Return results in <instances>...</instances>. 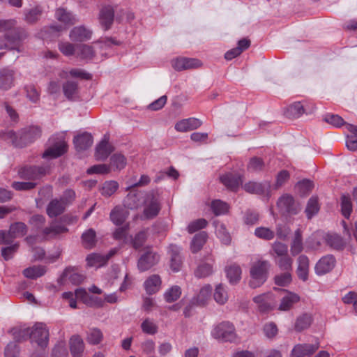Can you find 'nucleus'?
<instances>
[{
  "instance_id": "nucleus-1",
  "label": "nucleus",
  "mask_w": 357,
  "mask_h": 357,
  "mask_svg": "<svg viewBox=\"0 0 357 357\" xmlns=\"http://www.w3.org/2000/svg\"><path fill=\"white\" fill-rule=\"evenodd\" d=\"M0 50H15L22 51L21 42L26 38L25 30L17 26V21L13 19L0 20Z\"/></svg>"
},
{
  "instance_id": "nucleus-2",
  "label": "nucleus",
  "mask_w": 357,
  "mask_h": 357,
  "mask_svg": "<svg viewBox=\"0 0 357 357\" xmlns=\"http://www.w3.org/2000/svg\"><path fill=\"white\" fill-rule=\"evenodd\" d=\"M41 135V130L38 126H30L22 129L19 133L13 130L6 132L3 138L10 142L15 146H23L30 144L39 138Z\"/></svg>"
},
{
  "instance_id": "nucleus-3",
  "label": "nucleus",
  "mask_w": 357,
  "mask_h": 357,
  "mask_svg": "<svg viewBox=\"0 0 357 357\" xmlns=\"http://www.w3.org/2000/svg\"><path fill=\"white\" fill-rule=\"evenodd\" d=\"M269 268L270 263L268 261L259 260L255 262L250 270V287L255 289L261 286L268 278Z\"/></svg>"
},
{
  "instance_id": "nucleus-4",
  "label": "nucleus",
  "mask_w": 357,
  "mask_h": 357,
  "mask_svg": "<svg viewBox=\"0 0 357 357\" xmlns=\"http://www.w3.org/2000/svg\"><path fill=\"white\" fill-rule=\"evenodd\" d=\"M142 204L144 205L143 216L146 219L154 218L161 209L159 195L154 190L145 192Z\"/></svg>"
},
{
  "instance_id": "nucleus-5",
  "label": "nucleus",
  "mask_w": 357,
  "mask_h": 357,
  "mask_svg": "<svg viewBox=\"0 0 357 357\" xmlns=\"http://www.w3.org/2000/svg\"><path fill=\"white\" fill-rule=\"evenodd\" d=\"M211 335L214 338L225 342H235L238 339L234 326L229 321H223L217 325Z\"/></svg>"
},
{
  "instance_id": "nucleus-6",
  "label": "nucleus",
  "mask_w": 357,
  "mask_h": 357,
  "mask_svg": "<svg viewBox=\"0 0 357 357\" xmlns=\"http://www.w3.org/2000/svg\"><path fill=\"white\" fill-rule=\"evenodd\" d=\"M275 291L278 293L275 296L280 301L276 307L278 310L289 311L300 301V296L294 292L283 289H275Z\"/></svg>"
},
{
  "instance_id": "nucleus-7",
  "label": "nucleus",
  "mask_w": 357,
  "mask_h": 357,
  "mask_svg": "<svg viewBox=\"0 0 357 357\" xmlns=\"http://www.w3.org/2000/svg\"><path fill=\"white\" fill-rule=\"evenodd\" d=\"M30 339L41 349L45 348L49 341V331L46 326L43 323L36 324L30 328Z\"/></svg>"
},
{
  "instance_id": "nucleus-8",
  "label": "nucleus",
  "mask_w": 357,
  "mask_h": 357,
  "mask_svg": "<svg viewBox=\"0 0 357 357\" xmlns=\"http://www.w3.org/2000/svg\"><path fill=\"white\" fill-rule=\"evenodd\" d=\"M277 206L282 213L296 215L301 209L299 203L296 202L292 196L284 195L278 199Z\"/></svg>"
},
{
  "instance_id": "nucleus-9",
  "label": "nucleus",
  "mask_w": 357,
  "mask_h": 357,
  "mask_svg": "<svg viewBox=\"0 0 357 357\" xmlns=\"http://www.w3.org/2000/svg\"><path fill=\"white\" fill-rule=\"evenodd\" d=\"M276 296L273 293H266L253 298L261 312H266L277 307Z\"/></svg>"
},
{
  "instance_id": "nucleus-10",
  "label": "nucleus",
  "mask_w": 357,
  "mask_h": 357,
  "mask_svg": "<svg viewBox=\"0 0 357 357\" xmlns=\"http://www.w3.org/2000/svg\"><path fill=\"white\" fill-rule=\"evenodd\" d=\"M47 168L42 166L24 167L19 170L20 178L26 180H36L45 175Z\"/></svg>"
},
{
  "instance_id": "nucleus-11",
  "label": "nucleus",
  "mask_w": 357,
  "mask_h": 357,
  "mask_svg": "<svg viewBox=\"0 0 357 357\" xmlns=\"http://www.w3.org/2000/svg\"><path fill=\"white\" fill-rule=\"evenodd\" d=\"M68 231V229L59 221H52L50 226L44 228L41 232L45 239H52Z\"/></svg>"
},
{
  "instance_id": "nucleus-12",
  "label": "nucleus",
  "mask_w": 357,
  "mask_h": 357,
  "mask_svg": "<svg viewBox=\"0 0 357 357\" xmlns=\"http://www.w3.org/2000/svg\"><path fill=\"white\" fill-rule=\"evenodd\" d=\"M68 150V146L64 139L61 137L48 147L43 154V158H56L64 154Z\"/></svg>"
},
{
  "instance_id": "nucleus-13",
  "label": "nucleus",
  "mask_w": 357,
  "mask_h": 357,
  "mask_svg": "<svg viewBox=\"0 0 357 357\" xmlns=\"http://www.w3.org/2000/svg\"><path fill=\"white\" fill-rule=\"evenodd\" d=\"M202 65V61L197 59L179 57L172 61L173 68L178 71L198 68Z\"/></svg>"
},
{
  "instance_id": "nucleus-14",
  "label": "nucleus",
  "mask_w": 357,
  "mask_h": 357,
  "mask_svg": "<svg viewBox=\"0 0 357 357\" xmlns=\"http://www.w3.org/2000/svg\"><path fill=\"white\" fill-rule=\"evenodd\" d=\"M159 259L160 257L156 252L148 250L139 258L137 264L138 268L140 271H146L156 264Z\"/></svg>"
},
{
  "instance_id": "nucleus-15",
  "label": "nucleus",
  "mask_w": 357,
  "mask_h": 357,
  "mask_svg": "<svg viewBox=\"0 0 357 357\" xmlns=\"http://www.w3.org/2000/svg\"><path fill=\"white\" fill-rule=\"evenodd\" d=\"M145 193L137 190H131L123 200V206L128 209L137 208L144 198Z\"/></svg>"
},
{
  "instance_id": "nucleus-16",
  "label": "nucleus",
  "mask_w": 357,
  "mask_h": 357,
  "mask_svg": "<svg viewBox=\"0 0 357 357\" xmlns=\"http://www.w3.org/2000/svg\"><path fill=\"white\" fill-rule=\"evenodd\" d=\"M114 19V10L112 6H103L99 13V22L104 30H109Z\"/></svg>"
},
{
  "instance_id": "nucleus-17",
  "label": "nucleus",
  "mask_w": 357,
  "mask_h": 357,
  "mask_svg": "<svg viewBox=\"0 0 357 357\" xmlns=\"http://www.w3.org/2000/svg\"><path fill=\"white\" fill-rule=\"evenodd\" d=\"M335 259L333 255H328L321 258L315 266L317 275H324L330 272L335 266Z\"/></svg>"
},
{
  "instance_id": "nucleus-18",
  "label": "nucleus",
  "mask_w": 357,
  "mask_h": 357,
  "mask_svg": "<svg viewBox=\"0 0 357 357\" xmlns=\"http://www.w3.org/2000/svg\"><path fill=\"white\" fill-rule=\"evenodd\" d=\"M91 36L92 31L84 26H75L69 34L70 40L76 42L87 41L91 38Z\"/></svg>"
},
{
  "instance_id": "nucleus-19",
  "label": "nucleus",
  "mask_w": 357,
  "mask_h": 357,
  "mask_svg": "<svg viewBox=\"0 0 357 357\" xmlns=\"http://www.w3.org/2000/svg\"><path fill=\"white\" fill-rule=\"evenodd\" d=\"M55 17L65 26H72L77 22L76 16L64 8H59L56 10Z\"/></svg>"
},
{
  "instance_id": "nucleus-20",
  "label": "nucleus",
  "mask_w": 357,
  "mask_h": 357,
  "mask_svg": "<svg viewBox=\"0 0 357 357\" xmlns=\"http://www.w3.org/2000/svg\"><path fill=\"white\" fill-rule=\"evenodd\" d=\"M271 185L268 182L261 183L249 181L243 186V189L248 193L262 195L269 191Z\"/></svg>"
},
{
  "instance_id": "nucleus-21",
  "label": "nucleus",
  "mask_w": 357,
  "mask_h": 357,
  "mask_svg": "<svg viewBox=\"0 0 357 357\" xmlns=\"http://www.w3.org/2000/svg\"><path fill=\"white\" fill-rule=\"evenodd\" d=\"M202 122L196 118H188L181 120L175 124V129L178 132H185L199 128Z\"/></svg>"
},
{
  "instance_id": "nucleus-22",
  "label": "nucleus",
  "mask_w": 357,
  "mask_h": 357,
  "mask_svg": "<svg viewBox=\"0 0 357 357\" xmlns=\"http://www.w3.org/2000/svg\"><path fill=\"white\" fill-rule=\"evenodd\" d=\"M15 73L9 68L0 70V89L7 91L14 85Z\"/></svg>"
},
{
  "instance_id": "nucleus-23",
  "label": "nucleus",
  "mask_w": 357,
  "mask_h": 357,
  "mask_svg": "<svg viewBox=\"0 0 357 357\" xmlns=\"http://www.w3.org/2000/svg\"><path fill=\"white\" fill-rule=\"evenodd\" d=\"M114 148L109 144L105 136L104 139L97 145L95 156L98 160H105L109 155L113 151Z\"/></svg>"
},
{
  "instance_id": "nucleus-24",
  "label": "nucleus",
  "mask_w": 357,
  "mask_h": 357,
  "mask_svg": "<svg viewBox=\"0 0 357 357\" xmlns=\"http://www.w3.org/2000/svg\"><path fill=\"white\" fill-rule=\"evenodd\" d=\"M115 252L114 250H111L109 253L105 256L98 253H91L86 257L87 265L89 266L100 267L105 265Z\"/></svg>"
},
{
  "instance_id": "nucleus-25",
  "label": "nucleus",
  "mask_w": 357,
  "mask_h": 357,
  "mask_svg": "<svg viewBox=\"0 0 357 357\" xmlns=\"http://www.w3.org/2000/svg\"><path fill=\"white\" fill-rule=\"evenodd\" d=\"M318 345L311 344H298L292 350V357H307L314 354Z\"/></svg>"
},
{
  "instance_id": "nucleus-26",
  "label": "nucleus",
  "mask_w": 357,
  "mask_h": 357,
  "mask_svg": "<svg viewBox=\"0 0 357 357\" xmlns=\"http://www.w3.org/2000/svg\"><path fill=\"white\" fill-rule=\"evenodd\" d=\"M70 351L73 357H81L84 351V343L79 335H73L69 340Z\"/></svg>"
},
{
  "instance_id": "nucleus-27",
  "label": "nucleus",
  "mask_w": 357,
  "mask_h": 357,
  "mask_svg": "<svg viewBox=\"0 0 357 357\" xmlns=\"http://www.w3.org/2000/svg\"><path fill=\"white\" fill-rule=\"evenodd\" d=\"M220 178L222 184L232 191H236L243 182L241 176L232 174L222 175Z\"/></svg>"
},
{
  "instance_id": "nucleus-28",
  "label": "nucleus",
  "mask_w": 357,
  "mask_h": 357,
  "mask_svg": "<svg viewBox=\"0 0 357 357\" xmlns=\"http://www.w3.org/2000/svg\"><path fill=\"white\" fill-rule=\"evenodd\" d=\"M66 202L63 199L52 200L47 207V213L50 218L61 215L65 210Z\"/></svg>"
},
{
  "instance_id": "nucleus-29",
  "label": "nucleus",
  "mask_w": 357,
  "mask_h": 357,
  "mask_svg": "<svg viewBox=\"0 0 357 357\" xmlns=\"http://www.w3.org/2000/svg\"><path fill=\"white\" fill-rule=\"evenodd\" d=\"M170 267L174 272L180 271L182 265V258L180 255V248L176 245L169 246Z\"/></svg>"
},
{
  "instance_id": "nucleus-30",
  "label": "nucleus",
  "mask_w": 357,
  "mask_h": 357,
  "mask_svg": "<svg viewBox=\"0 0 357 357\" xmlns=\"http://www.w3.org/2000/svg\"><path fill=\"white\" fill-rule=\"evenodd\" d=\"M323 238L326 243L335 250H342L345 246L343 238L337 234L327 233Z\"/></svg>"
},
{
  "instance_id": "nucleus-31",
  "label": "nucleus",
  "mask_w": 357,
  "mask_h": 357,
  "mask_svg": "<svg viewBox=\"0 0 357 357\" xmlns=\"http://www.w3.org/2000/svg\"><path fill=\"white\" fill-rule=\"evenodd\" d=\"M73 141L77 150H86L92 145L93 137L91 134L84 132L75 137Z\"/></svg>"
},
{
  "instance_id": "nucleus-32",
  "label": "nucleus",
  "mask_w": 357,
  "mask_h": 357,
  "mask_svg": "<svg viewBox=\"0 0 357 357\" xmlns=\"http://www.w3.org/2000/svg\"><path fill=\"white\" fill-rule=\"evenodd\" d=\"M298 277L303 281H305L308 278L309 272V259L305 255H301L298 258Z\"/></svg>"
},
{
  "instance_id": "nucleus-33",
  "label": "nucleus",
  "mask_w": 357,
  "mask_h": 357,
  "mask_svg": "<svg viewBox=\"0 0 357 357\" xmlns=\"http://www.w3.org/2000/svg\"><path fill=\"white\" fill-rule=\"evenodd\" d=\"M61 278L64 280H68L74 284H78L83 281L84 276L79 273L75 268L68 267L64 270Z\"/></svg>"
},
{
  "instance_id": "nucleus-34",
  "label": "nucleus",
  "mask_w": 357,
  "mask_h": 357,
  "mask_svg": "<svg viewBox=\"0 0 357 357\" xmlns=\"http://www.w3.org/2000/svg\"><path fill=\"white\" fill-rule=\"evenodd\" d=\"M95 55L96 52L92 46L86 44L77 45V57L84 60H91Z\"/></svg>"
},
{
  "instance_id": "nucleus-35",
  "label": "nucleus",
  "mask_w": 357,
  "mask_h": 357,
  "mask_svg": "<svg viewBox=\"0 0 357 357\" xmlns=\"http://www.w3.org/2000/svg\"><path fill=\"white\" fill-rule=\"evenodd\" d=\"M346 128L351 134L347 136L346 146L351 151L357 150V126L352 124H347Z\"/></svg>"
},
{
  "instance_id": "nucleus-36",
  "label": "nucleus",
  "mask_w": 357,
  "mask_h": 357,
  "mask_svg": "<svg viewBox=\"0 0 357 357\" xmlns=\"http://www.w3.org/2000/svg\"><path fill=\"white\" fill-rule=\"evenodd\" d=\"M161 286V279L158 275H153L144 282V287L149 294H153L159 291Z\"/></svg>"
},
{
  "instance_id": "nucleus-37",
  "label": "nucleus",
  "mask_w": 357,
  "mask_h": 357,
  "mask_svg": "<svg viewBox=\"0 0 357 357\" xmlns=\"http://www.w3.org/2000/svg\"><path fill=\"white\" fill-rule=\"evenodd\" d=\"M128 213L121 206H115L110 213V220L116 225H121L126 220Z\"/></svg>"
},
{
  "instance_id": "nucleus-38",
  "label": "nucleus",
  "mask_w": 357,
  "mask_h": 357,
  "mask_svg": "<svg viewBox=\"0 0 357 357\" xmlns=\"http://www.w3.org/2000/svg\"><path fill=\"white\" fill-rule=\"evenodd\" d=\"M64 96L68 100H75L79 93L78 84L74 81H67L63 84Z\"/></svg>"
},
{
  "instance_id": "nucleus-39",
  "label": "nucleus",
  "mask_w": 357,
  "mask_h": 357,
  "mask_svg": "<svg viewBox=\"0 0 357 357\" xmlns=\"http://www.w3.org/2000/svg\"><path fill=\"white\" fill-rule=\"evenodd\" d=\"M103 339V334L98 328H89L86 331V340L90 344L96 345L100 344Z\"/></svg>"
},
{
  "instance_id": "nucleus-40",
  "label": "nucleus",
  "mask_w": 357,
  "mask_h": 357,
  "mask_svg": "<svg viewBox=\"0 0 357 357\" xmlns=\"http://www.w3.org/2000/svg\"><path fill=\"white\" fill-rule=\"evenodd\" d=\"M208 238L207 233L205 231H201L197 234L192 238L190 249L193 253L199 252L206 243Z\"/></svg>"
},
{
  "instance_id": "nucleus-41",
  "label": "nucleus",
  "mask_w": 357,
  "mask_h": 357,
  "mask_svg": "<svg viewBox=\"0 0 357 357\" xmlns=\"http://www.w3.org/2000/svg\"><path fill=\"white\" fill-rule=\"evenodd\" d=\"M9 231L15 240L25 236L28 231V227L22 222H15L10 225Z\"/></svg>"
},
{
  "instance_id": "nucleus-42",
  "label": "nucleus",
  "mask_w": 357,
  "mask_h": 357,
  "mask_svg": "<svg viewBox=\"0 0 357 357\" xmlns=\"http://www.w3.org/2000/svg\"><path fill=\"white\" fill-rule=\"evenodd\" d=\"M66 29V27L62 25L54 24L48 27L44 28L41 34L45 39H54L59 37L60 32Z\"/></svg>"
},
{
  "instance_id": "nucleus-43",
  "label": "nucleus",
  "mask_w": 357,
  "mask_h": 357,
  "mask_svg": "<svg viewBox=\"0 0 357 357\" xmlns=\"http://www.w3.org/2000/svg\"><path fill=\"white\" fill-rule=\"evenodd\" d=\"M305 112V109L301 102H296L290 105L286 112L289 118L296 119L300 117Z\"/></svg>"
},
{
  "instance_id": "nucleus-44",
  "label": "nucleus",
  "mask_w": 357,
  "mask_h": 357,
  "mask_svg": "<svg viewBox=\"0 0 357 357\" xmlns=\"http://www.w3.org/2000/svg\"><path fill=\"white\" fill-rule=\"evenodd\" d=\"M46 272L45 268L43 266H33L25 268L23 271L24 277L29 279H36L43 276Z\"/></svg>"
},
{
  "instance_id": "nucleus-45",
  "label": "nucleus",
  "mask_w": 357,
  "mask_h": 357,
  "mask_svg": "<svg viewBox=\"0 0 357 357\" xmlns=\"http://www.w3.org/2000/svg\"><path fill=\"white\" fill-rule=\"evenodd\" d=\"M127 164L126 157L121 153H115L110 158V168L113 170H121L123 169Z\"/></svg>"
},
{
  "instance_id": "nucleus-46",
  "label": "nucleus",
  "mask_w": 357,
  "mask_h": 357,
  "mask_svg": "<svg viewBox=\"0 0 357 357\" xmlns=\"http://www.w3.org/2000/svg\"><path fill=\"white\" fill-rule=\"evenodd\" d=\"M214 225L217 236L222 243L228 245L231 241V237L225 226L219 222H214Z\"/></svg>"
},
{
  "instance_id": "nucleus-47",
  "label": "nucleus",
  "mask_w": 357,
  "mask_h": 357,
  "mask_svg": "<svg viewBox=\"0 0 357 357\" xmlns=\"http://www.w3.org/2000/svg\"><path fill=\"white\" fill-rule=\"evenodd\" d=\"M212 291V288L210 285L204 286L199 291L197 296L194 298L193 301L199 305H204L206 301L210 298Z\"/></svg>"
},
{
  "instance_id": "nucleus-48",
  "label": "nucleus",
  "mask_w": 357,
  "mask_h": 357,
  "mask_svg": "<svg viewBox=\"0 0 357 357\" xmlns=\"http://www.w3.org/2000/svg\"><path fill=\"white\" fill-rule=\"evenodd\" d=\"M226 273L230 283H236L241 279V269L239 266L233 264L226 268Z\"/></svg>"
},
{
  "instance_id": "nucleus-49",
  "label": "nucleus",
  "mask_w": 357,
  "mask_h": 357,
  "mask_svg": "<svg viewBox=\"0 0 357 357\" xmlns=\"http://www.w3.org/2000/svg\"><path fill=\"white\" fill-rule=\"evenodd\" d=\"M312 318L310 314H303L298 317L295 323V329L297 331H302L307 329L312 324Z\"/></svg>"
},
{
  "instance_id": "nucleus-50",
  "label": "nucleus",
  "mask_w": 357,
  "mask_h": 357,
  "mask_svg": "<svg viewBox=\"0 0 357 357\" xmlns=\"http://www.w3.org/2000/svg\"><path fill=\"white\" fill-rule=\"evenodd\" d=\"M319 204L318 198L312 197L307 202L305 208V213L308 219H311L319 211Z\"/></svg>"
},
{
  "instance_id": "nucleus-51",
  "label": "nucleus",
  "mask_w": 357,
  "mask_h": 357,
  "mask_svg": "<svg viewBox=\"0 0 357 357\" xmlns=\"http://www.w3.org/2000/svg\"><path fill=\"white\" fill-rule=\"evenodd\" d=\"M13 338L18 341H24L30 339V328L15 327L11 330Z\"/></svg>"
},
{
  "instance_id": "nucleus-52",
  "label": "nucleus",
  "mask_w": 357,
  "mask_h": 357,
  "mask_svg": "<svg viewBox=\"0 0 357 357\" xmlns=\"http://www.w3.org/2000/svg\"><path fill=\"white\" fill-rule=\"evenodd\" d=\"M303 250L302 236L300 229L295 231L294 238L291 245V252L295 256Z\"/></svg>"
},
{
  "instance_id": "nucleus-53",
  "label": "nucleus",
  "mask_w": 357,
  "mask_h": 357,
  "mask_svg": "<svg viewBox=\"0 0 357 357\" xmlns=\"http://www.w3.org/2000/svg\"><path fill=\"white\" fill-rule=\"evenodd\" d=\"M42 12L40 6H36L25 12L24 20L29 24H33L40 19Z\"/></svg>"
},
{
  "instance_id": "nucleus-54",
  "label": "nucleus",
  "mask_w": 357,
  "mask_h": 357,
  "mask_svg": "<svg viewBox=\"0 0 357 357\" xmlns=\"http://www.w3.org/2000/svg\"><path fill=\"white\" fill-rule=\"evenodd\" d=\"M215 301L220 305L225 304L228 300V294L225 287L220 284L216 286L213 294Z\"/></svg>"
},
{
  "instance_id": "nucleus-55",
  "label": "nucleus",
  "mask_w": 357,
  "mask_h": 357,
  "mask_svg": "<svg viewBox=\"0 0 357 357\" xmlns=\"http://www.w3.org/2000/svg\"><path fill=\"white\" fill-rule=\"evenodd\" d=\"M119 183L115 181H105L100 189L102 195L110 197L118 190Z\"/></svg>"
},
{
  "instance_id": "nucleus-56",
  "label": "nucleus",
  "mask_w": 357,
  "mask_h": 357,
  "mask_svg": "<svg viewBox=\"0 0 357 357\" xmlns=\"http://www.w3.org/2000/svg\"><path fill=\"white\" fill-rule=\"evenodd\" d=\"M211 209L215 215H220L228 211L229 206L226 202L216 199L212 202Z\"/></svg>"
},
{
  "instance_id": "nucleus-57",
  "label": "nucleus",
  "mask_w": 357,
  "mask_h": 357,
  "mask_svg": "<svg viewBox=\"0 0 357 357\" xmlns=\"http://www.w3.org/2000/svg\"><path fill=\"white\" fill-rule=\"evenodd\" d=\"M181 294V289L178 286H173L169 288L164 294L165 301L167 303L176 301Z\"/></svg>"
},
{
  "instance_id": "nucleus-58",
  "label": "nucleus",
  "mask_w": 357,
  "mask_h": 357,
  "mask_svg": "<svg viewBox=\"0 0 357 357\" xmlns=\"http://www.w3.org/2000/svg\"><path fill=\"white\" fill-rule=\"evenodd\" d=\"M141 328L143 333L148 335H154L158 332L157 324L151 319H144L141 324Z\"/></svg>"
},
{
  "instance_id": "nucleus-59",
  "label": "nucleus",
  "mask_w": 357,
  "mask_h": 357,
  "mask_svg": "<svg viewBox=\"0 0 357 357\" xmlns=\"http://www.w3.org/2000/svg\"><path fill=\"white\" fill-rule=\"evenodd\" d=\"M82 243L86 248H91L96 243V232L92 229L87 230L82 234Z\"/></svg>"
},
{
  "instance_id": "nucleus-60",
  "label": "nucleus",
  "mask_w": 357,
  "mask_h": 357,
  "mask_svg": "<svg viewBox=\"0 0 357 357\" xmlns=\"http://www.w3.org/2000/svg\"><path fill=\"white\" fill-rule=\"evenodd\" d=\"M59 49L65 56L77 55V45L69 42H61L59 44Z\"/></svg>"
},
{
  "instance_id": "nucleus-61",
  "label": "nucleus",
  "mask_w": 357,
  "mask_h": 357,
  "mask_svg": "<svg viewBox=\"0 0 357 357\" xmlns=\"http://www.w3.org/2000/svg\"><path fill=\"white\" fill-rule=\"evenodd\" d=\"M89 296L87 292L83 289H77L75 290V294H73L72 292H64L62 294V297L66 300H71L73 298L75 297L76 298L82 300L84 303L87 302V297Z\"/></svg>"
},
{
  "instance_id": "nucleus-62",
  "label": "nucleus",
  "mask_w": 357,
  "mask_h": 357,
  "mask_svg": "<svg viewBox=\"0 0 357 357\" xmlns=\"http://www.w3.org/2000/svg\"><path fill=\"white\" fill-rule=\"evenodd\" d=\"M341 211L345 218H349L352 211V203L351 199L346 195L341 197Z\"/></svg>"
},
{
  "instance_id": "nucleus-63",
  "label": "nucleus",
  "mask_w": 357,
  "mask_h": 357,
  "mask_svg": "<svg viewBox=\"0 0 357 357\" xmlns=\"http://www.w3.org/2000/svg\"><path fill=\"white\" fill-rule=\"evenodd\" d=\"M212 272V264L210 263H204L197 267L195 271V275L197 278H205L210 275Z\"/></svg>"
},
{
  "instance_id": "nucleus-64",
  "label": "nucleus",
  "mask_w": 357,
  "mask_h": 357,
  "mask_svg": "<svg viewBox=\"0 0 357 357\" xmlns=\"http://www.w3.org/2000/svg\"><path fill=\"white\" fill-rule=\"evenodd\" d=\"M255 234L257 237L267 241L273 239L275 236L273 231L271 230L269 228L264 227L256 228Z\"/></svg>"
}]
</instances>
